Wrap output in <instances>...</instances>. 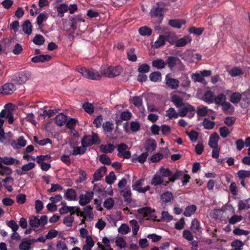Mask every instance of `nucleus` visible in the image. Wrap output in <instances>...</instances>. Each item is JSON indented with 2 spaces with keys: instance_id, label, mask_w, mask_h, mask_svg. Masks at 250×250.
Segmentation results:
<instances>
[{
  "instance_id": "b1692460",
  "label": "nucleus",
  "mask_w": 250,
  "mask_h": 250,
  "mask_svg": "<svg viewBox=\"0 0 250 250\" xmlns=\"http://www.w3.org/2000/svg\"><path fill=\"white\" fill-rule=\"evenodd\" d=\"M191 41V38L189 36H185L182 38L177 40L175 45L178 47L185 46L188 42H190Z\"/></svg>"
},
{
  "instance_id": "f03ea898",
  "label": "nucleus",
  "mask_w": 250,
  "mask_h": 250,
  "mask_svg": "<svg viewBox=\"0 0 250 250\" xmlns=\"http://www.w3.org/2000/svg\"><path fill=\"white\" fill-rule=\"evenodd\" d=\"M101 142V140L99 138L98 134L93 131L92 132V135H84L81 140L82 146L86 148L93 145H99Z\"/></svg>"
},
{
  "instance_id": "a18cd8bd",
  "label": "nucleus",
  "mask_w": 250,
  "mask_h": 250,
  "mask_svg": "<svg viewBox=\"0 0 250 250\" xmlns=\"http://www.w3.org/2000/svg\"><path fill=\"white\" fill-rule=\"evenodd\" d=\"M244 245L243 242L241 240L238 239L233 241L231 244V246L234 248L235 250H242Z\"/></svg>"
},
{
  "instance_id": "09e8293b",
  "label": "nucleus",
  "mask_w": 250,
  "mask_h": 250,
  "mask_svg": "<svg viewBox=\"0 0 250 250\" xmlns=\"http://www.w3.org/2000/svg\"><path fill=\"white\" fill-rule=\"evenodd\" d=\"M128 59L131 62H135L137 60V56L135 54V49L133 48L127 50Z\"/></svg>"
},
{
  "instance_id": "37998d69",
  "label": "nucleus",
  "mask_w": 250,
  "mask_h": 250,
  "mask_svg": "<svg viewBox=\"0 0 250 250\" xmlns=\"http://www.w3.org/2000/svg\"><path fill=\"white\" fill-rule=\"evenodd\" d=\"M184 175V172L183 171L177 170L174 173L172 172V175L170 177L168 178V180L170 182H174L176 180L181 178Z\"/></svg>"
},
{
  "instance_id": "bf43d9fd",
  "label": "nucleus",
  "mask_w": 250,
  "mask_h": 250,
  "mask_svg": "<svg viewBox=\"0 0 250 250\" xmlns=\"http://www.w3.org/2000/svg\"><path fill=\"white\" fill-rule=\"evenodd\" d=\"M243 74V70L238 67H233L229 72V74L232 77H236Z\"/></svg>"
},
{
  "instance_id": "e2e57ef3",
  "label": "nucleus",
  "mask_w": 250,
  "mask_h": 250,
  "mask_svg": "<svg viewBox=\"0 0 250 250\" xmlns=\"http://www.w3.org/2000/svg\"><path fill=\"white\" fill-rule=\"evenodd\" d=\"M204 30V28H196L195 27H191L189 28V32L190 34H194L196 35H201Z\"/></svg>"
},
{
  "instance_id": "4468645a",
  "label": "nucleus",
  "mask_w": 250,
  "mask_h": 250,
  "mask_svg": "<svg viewBox=\"0 0 250 250\" xmlns=\"http://www.w3.org/2000/svg\"><path fill=\"white\" fill-rule=\"evenodd\" d=\"M51 58V56L49 55H40L33 57L31 61L34 63L44 62L49 61Z\"/></svg>"
},
{
  "instance_id": "6e6d98bb",
  "label": "nucleus",
  "mask_w": 250,
  "mask_h": 250,
  "mask_svg": "<svg viewBox=\"0 0 250 250\" xmlns=\"http://www.w3.org/2000/svg\"><path fill=\"white\" fill-rule=\"evenodd\" d=\"M14 179L11 177L7 176L3 180L2 182L4 183V186L5 188L9 191L11 192L13 190V188L11 186H9L7 184L8 182L13 183Z\"/></svg>"
},
{
  "instance_id": "473e14b6",
  "label": "nucleus",
  "mask_w": 250,
  "mask_h": 250,
  "mask_svg": "<svg viewBox=\"0 0 250 250\" xmlns=\"http://www.w3.org/2000/svg\"><path fill=\"white\" fill-rule=\"evenodd\" d=\"M166 41L165 35H160L157 40L155 42L153 47L155 48H159L165 44Z\"/></svg>"
},
{
  "instance_id": "c756f323",
  "label": "nucleus",
  "mask_w": 250,
  "mask_h": 250,
  "mask_svg": "<svg viewBox=\"0 0 250 250\" xmlns=\"http://www.w3.org/2000/svg\"><path fill=\"white\" fill-rule=\"evenodd\" d=\"M64 196L69 201L75 200L76 199V192L75 189L68 188L66 190Z\"/></svg>"
},
{
  "instance_id": "6e6552de",
  "label": "nucleus",
  "mask_w": 250,
  "mask_h": 250,
  "mask_svg": "<svg viewBox=\"0 0 250 250\" xmlns=\"http://www.w3.org/2000/svg\"><path fill=\"white\" fill-rule=\"evenodd\" d=\"M165 62L166 65H167L171 70H173L176 64L182 63V61L179 58L172 56L167 57Z\"/></svg>"
},
{
  "instance_id": "c85d7f7f",
  "label": "nucleus",
  "mask_w": 250,
  "mask_h": 250,
  "mask_svg": "<svg viewBox=\"0 0 250 250\" xmlns=\"http://www.w3.org/2000/svg\"><path fill=\"white\" fill-rule=\"evenodd\" d=\"M166 65V62L162 59H157L152 62V66L158 69H163Z\"/></svg>"
},
{
  "instance_id": "774afa93",
  "label": "nucleus",
  "mask_w": 250,
  "mask_h": 250,
  "mask_svg": "<svg viewBox=\"0 0 250 250\" xmlns=\"http://www.w3.org/2000/svg\"><path fill=\"white\" fill-rule=\"evenodd\" d=\"M56 250H68L66 243L61 240L57 242Z\"/></svg>"
},
{
  "instance_id": "f3484780",
  "label": "nucleus",
  "mask_w": 250,
  "mask_h": 250,
  "mask_svg": "<svg viewBox=\"0 0 250 250\" xmlns=\"http://www.w3.org/2000/svg\"><path fill=\"white\" fill-rule=\"evenodd\" d=\"M157 146V144L154 139H148L146 141V143L145 146V149L148 151L152 152L155 150Z\"/></svg>"
},
{
  "instance_id": "864d4df0",
  "label": "nucleus",
  "mask_w": 250,
  "mask_h": 250,
  "mask_svg": "<svg viewBox=\"0 0 250 250\" xmlns=\"http://www.w3.org/2000/svg\"><path fill=\"white\" fill-rule=\"evenodd\" d=\"M77 122V120L76 119L71 118L68 121L66 120L65 125L67 128L73 129L76 125Z\"/></svg>"
},
{
  "instance_id": "a878e982",
  "label": "nucleus",
  "mask_w": 250,
  "mask_h": 250,
  "mask_svg": "<svg viewBox=\"0 0 250 250\" xmlns=\"http://www.w3.org/2000/svg\"><path fill=\"white\" fill-rule=\"evenodd\" d=\"M102 126L105 134H111L114 129V124L110 121H106L104 123Z\"/></svg>"
},
{
  "instance_id": "39448f33",
  "label": "nucleus",
  "mask_w": 250,
  "mask_h": 250,
  "mask_svg": "<svg viewBox=\"0 0 250 250\" xmlns=\"http://www.w3.org/2000/svg\"><path fill=\"white\" fill-rule=\"evenodd\" d=\"M122 71V68L120 66H109L104 72V75L109 78H113L121 74Z\"/></svg>"
},
{
  "instance_id": "c9c22d12",
  "label": "nucleus",
  "mask_w": 250,
  "mask_h": 250,
  "mask_svg": "<svg viewBox=\"0 0 250 250\" xmlns=\"http://www.w3.org/2000/svg\"><path fill=\"white\" fill-rule=\"evenodd\" d=\"M23 31L28 35L32 33V25L29 20H26L22 24Z\"/></svg>"
},
{
  "instance_id": "412c9836",
  "label": "nucleus",
  "mask_w": 250,
  "mask_h": 250,
  "mask_svg": "<svg viewBox=\"0 0 250 250\" xmlns=\"http://www.w3.org/2000/svg\"><path fill=\"white\" fill-rule=\"evenodd\" d=\"M161 201L162 203L167 204L173 199V195L170 191H166L161 195Z\"/></svg>"
},
{
  "instance_id": "58836bf2",
  "label": "nucleus",
  "mask_w": 250,
  "mask_h": 250,
  "mask_svg": "<svg viewBox=\"0 0 250 250\" xmlns=\"http://www.w3.org/2000/svg\"><path fill=\"white\" fill-rule=\"evenodd\" d=\"M166 41L168 42L170 44L174 45L176 44L177 37L175 33H169L165 35Z\"/></svg>"
},
{
  "instance_id": "a211bd4d",
  "label": "nucleus",
  "mask_w": 250,
  "mask_h": 250,
  "mask_svg": "<svg viewBox=\"0 0 250 250\" xmlns=\"http://www.w3.org/2000/svg\"><path fill=\"white\" fill-rule=\"evenodd\" d=\"M243 98H244L242 93L238 92H233L230 97V101L233 104H237L242 102Z\"/></svg>"
},
{
  "instance_id": "ea45409f",
  "label": "nucleus",
  "mask_w": 250,
  "mask_h": 250,
  "mask_svg": "<svg viewBox=\"0 0 250 250\" xmlns=\"http://www.w3.org/2000/svg\"><path fill=\"white\" fill-rule=\"evenodd\" d=\"M163 177H170L172 175V171L168 168H165L163 167H161L158 171Z\"/></svg>"
},
{
  "instance_id": "79ce46f5",
  "label": "nucleus",
  "mask_w": 250,
  "mask_h": 250,
  "mask_svg": "<svg viewBox=\"0 0 250 250\" xmlns=\"http://www.w3.org/2000/svg\"><path fill=\"white\" fill-rule=\"evenodd\" d=\"M83 108L89 114H92L94 111V106L89 102H84L83 104Z\"/></svg>"
},
{
  "instance_id": "0e129e2a",
  "label": "nucleus",
  "mask_w": 250,
  "mask_h": 250,
  "mask_svg": "<svg viewBox=\"0 0 250 250\" xmlns=\"http://www.w3.org/2000/svg\"><path fill=\"white\" fill-rule=\"evenodd\" d=\"M150 66L146 63H144L140 66L138 68V71L140 73H146L149 71Z\"/></svg>"
},
{
  "instance_id": "cd10ccee",
  "label": "nucleus",
  "mask_w": 250,
  "mask_h": 250,
  "mask_svg": "<svg viewBox=\"0 0 250 250\" xmlns=\"http://www.w3.org/2000/svg\"><path fill=\"white\" fill-rule=\"evenodd\" d=\"M215 96L213 92L210 90H208L204 94V101L209 104H212L214 102Z\"/></svg>"
},
{
  "instance_id": "a19ab883",
  "label": "nucleus",
  "mask_w": 250,
  "mask_h": 250,
  "mask_svg": "<svg viewBox=\"0 0 250 250\" xmlns=\"http://www.w3.org/2000/svg\"><path fill=\"white\" fill-rule=\"evenodd\" d=\"M227 100L225 94L221 93L218 94L216 97L215 96L214 101L216 104L221 105Z\"/></svg>"
},
{
  "instance_id": "4c0bfd02",
  "label": "nucleus",
  "mask_w": 250,
  "mask_h": 250,
  "mask_svg": "<svg viewBox=\"0 0 250 250\" xmlns=\"http://www.w3.org/2000/svg\"><path fill=\"white\" fill-rule=\"evenodd\" d=\"M166 116L169 119H171L172 118H177L179 115V113H178L176 112L175 109L173 107H170L168 110L166 111Z\"/></svg>"
},
{
  "instance_id": "393cba45",
  "label": "nucleus",
  "mask_w": 250,
  "mask_h": 250,
  "mask_svg": "<svg viewBox=\"0 0 250 250\" xmlns=\"http://www.w3.org/2000/svg\"><path fill=\"white\" fill-rule=\"evenodd\" d=\"M121 194L123 196L124 201L127 204L130 203L132 201L131 198V192L130 189L122 190L121 191Z\"/></svg>"
},
{
  "instance_id": "7ed1b4c3",
  "label": "nucleus",
  "mask_w": 250,
  "mask_h": 250,
  "mask_svg": "<svg viewBox=\"0 0 250 250\" xmlns=\"http://www.w3.org/2000/svg\"><path fill=\"white\" fill-rule=\"evenodd\" d=\"M77 70L83 77L91 80H99L101 78V75L99 72L94 70L87 69L85 67L77 68Z\"/></svg>"
},
{
  "instance_id": "bb28decb",
  "label": "nucleus",
  "mask_w": 250,
  "mask_h": 250,
  "mask_svg": "<svg viewBox=\"0 0 250 250\" xmlns=\"http://www.w3.org/2000/svg\"><path fill=\"white\" fill-rule=\"evenodd\" d=\"M100 149L101 151L104 153H112L114 150L115 146L111 144L101 145L100 146Z\"/></svg>"
},
{
  "instance_id": "9b49d317",
  "label": "nucleus",
  "mask_w": 250,
  "mask_h": 250,
  "mask_svg": "<svg viewBox=\"0 0 250 250\" xmlns=\"http://www.w3.org/2000/svg\"><path fill=\"white\" fill-rule=\"evenodd\" d=\"M106 171V167L105 166L102 167L97 169L93 174V178L92 183L101 180Z\"/></svg>"
},
{
  "instance_id": "f704fd0d",
  "label": "nucleus",
  "mask_w": 250,
  "mask_h": 250,
  "mask_svg": "<svg viewBox=\"0 0 250 250\" xmlns=\"http://www.w3.org/2000/svg\"><path fill=\"white\" fill-rule=\"evenodd\" d=\"M138 31L142 36H149L151 35L152 30L150 28L146 26H144L140 27Z\"/></svg>"
},
{
  "instance_id": "ddd939ff",
  "label": "nucleus",
  "mask_w": 250,
  "mask_h": 250,
  "mask_svg": "<svg viewBox=\"0 0 250 250\" xmlns=\"http://www.w3.org/2000/svg\"><path fill=\"white\" fill-rule=\"evenodd\" d=\"M30 75L26 72H21L17 73L16 76V80L19 84L25 83L29 78Z\"/></svg>"
},
{
  "instance_id": "69168bd1",
  "label": "nucleus",
  "mask_w": 250,
  "mask_h": 250,
  "mask_svg": "<svg viewBox=\"0 0 250 250\" xmlns=\"http://www.w3.org/2000/svg\"><path fill=\"white\" fill-rule=\"evenodd\" d=\"M115 243L120 249L125 248L126 245V241L123 237L118 238L115 241Z\"/></svg>"
},
{
  "instance_id": "603ef678",
  "label": "nucleus",
  "mask_w": 250,
  "mask_h": 250,
  "mask_svg": "<svg viewBox=\"0 0 250 250\" xmlns=\"http://www.w3.org/2000/svg\"><path fill=\"white\" fill-rule=\"evenodd\" d=\"M45 42L43 37L40 34L36 35L33 40V42L36 45H42Z\"/></svg>"
},
{
  "instance_id": "338daca9",
  "label": "nucleus",
  "mask_w": 250,
  "mask_h": 250,
  "mask_svg": "<svg viewBox=\"0 0 250 250\" xmlns=\"http://www.w3.org/2000/svg\"><path fill=\"white\" fill-rule=\"evenodd\" d=\"M238 176L242 179L250 177V171L249 170H240L237 173Z\"/></svg>"
},
{
  "instance_id": "8fccbe9b",
  "label": "nucleus",
  "mask_w": 250,
  "mask_h": 250,
  "mask_svg": "<svg viewBox=\"0 0 250 250\" xmlns=\"http://www.w3.org/2000/svg\"><path fill=\"white\" fill-rule=\"evenodd\" d=\"M187 134L192 142H196L199 137L198 132L194 130H191L189 132H187Z\"/></svg>"
},
{
  "instance_id": "4be33fe9",
  "label": "nucleus",
  "mask_w": 250,
  "mask_h": 250,
  "mask_svg": "<svg viewBox=\"0 0 250 250\" xmlns=\"http://www.w3.org/2000/svg\"><path fill=\"white\" fill-rule=\"evenodd\" d=\"M67 117L62 113H60L55 118V123L57 125L62 126L65 125Z\"/></svg>"
},
{
  "instance_id": "aec40b11",
  "label": "nucleus",
  "mask_w": 250,
  "mask_h": 250,
  "mask_svg": "<svg viewBox=\"0 0 250 250\" xmlns=\"http://www.w3.org/2000/svg\"><path fill=\"white\" fill-rule=\"evenodd\" d=\"M191 229L193 232L196 234L201 233V228L199 221L196 219H194L191 222Z\"/></svg>"
},
{
  "instance_id": "4d7b16f0",
  "label": "nucleus",
  "mask_w": 250,
  "mask_h": 250,
  "mask_svg": "<svg viewBox=\"0 0 250 250\" xmlns=\"http://www.w3.org/2000/svg\"><path fill=\"white\" fill-rule=\"evenodd\" d=\"M114 205V200L112 198L105 199L104 202V206L107 209H111Z\"/></svg>"
},
{
  "instance_id": "dca6fc26",
  "label": "nucleus",
  "mask_w": 250,
  "mask_h": 250,
  "mask_svg": "<svg viewBox=\"0 0 250 250\" xmlns=\"http://www.w3.org/2000/svg\"><path fill=\"white\" fill-rule=\"evenodd\" d=\"M20 161L17 160L13 157H4L3 158L0 157V166L4 164L5 165H11L15 163L16 165L19 164Z\"/></svg>"
},
{
  "instance_id": "f257e3e1",
  "label": "nucleus",
  "mask_w": 250,
  "mask_h": 250,
  "mask_svg": "<svg viewBox=\"0 0 250 250\" xmlns=\"http://www.w3.org/2000/svg\"><path fill=\"white\" fill-rule=\"evenodd\" d=\"M171 101L178 108L183 106L179 110V115L181 117H185L188 111H195V108L188 103L183 102V99L179 96L174 95L171 97Z\"/></svg>"
},
{
  "instance_id": "680f3d73",
  "label": "nucleus",
  "mask_w": 250,
  "mask_h": 250,
  "mask_svg": "<svg viewBox=\"0 0 250 250\" xmlns=\"http://www.w3.org/2000/svg\"><path fill=\"white\" fill-rule=\"evenodd\" d=\"M191 79L194 82H199L204 83L205 82V79L202 77L201 74L199 73H194L191 75Z\"/></svg>"
},
{
  "instance_id": "9d476101",
  "label": "nucleus",
  "mask_w": 250,
  "mask_h": 250,
  "mask_svg": "<svg viewBox=\"0 0 250 250\" xmlns=\"http://www.w3.org/2000/svg\"><path fill=\"white\" fill-rule=\"evenodd\" d=\"M243 95L244 98H243L240 105L243 108H246L250 104V86L246 91L243 92Z\"/></svg>"
},
{
  "instance_id": "20e7f679",
  "label": "nucleus",
  "mask_w": 250,
  "mask_h": 250,
  "mask_svg": "<svg viewBox=\"0 0 250 250\" xmlns=\"http://www.w3.org/2000/svg\"><path fill=\"white\" fill-rule=\"evenodd\" d=\"M165 12V8L163 6H161L159 3L156 4V6L153 7L150 12V15L151 18H158L157 22L159 23L162 22L164 18L163 13Z\"/></svg>"
},
{
  "instance_id": "5fc2aeb1",
  "label": "nucleus",
  "mask_w": 250,
  "mask_h": 250,
  "mask_svg": "<svg viewBox=\"0 0 250 250\" xmlns=\"http://www.w3.org/2000/svg\"><path fill=\"white\" fill-rule=\"evenodd\" d=\"M116 179V177L113 171L109 172V174L105 177V182L109 185L113 184L115 180Z\"/></svg>"
},
{
  "instance_id": "3c124183",
  "label": "nucleus",
  "mask_w": 250,
  "mask_h": 250,
  "mask_svg": "<svg viewBox=\"0 0 250 250\" xmlns=\"http://www.w3.org/2000/svg\"><path fill=\"white\" fill-rule=\"evenodd\" d=\"M83 211L86 216L89 218V221H91L93 218L92 208L90 206H86L83 208Z\"/></svg>"
},
{
  "instance_id": "2eb2a0df",
  "label": "nucleus",
  "mask_w": 250,
  "mask_h": 250,
  "mask_svg": "<svg viewBox=\"0 0 250 250\" xmlns=\"http://www.w3.org/2000/svg\"><path fill=\"white\" fill-rule=\"evenodd\" d=\"M34 241L35 239L24 238L19 245V249L21 250H29Z\"/></svg>"
},
{
  "instance_id": "13d9d810",
  "label": "nucleus",
  "mask_w": 250,
  "mask_h": 250,
  "mask_svg": "<svg viewBox=\"0 0 250 250\" xmlns=\"http://www.w3.org/2000/svg\"><path fill=\"white\" fill-rule=\"evenodd\" d=\"M100 162L104 165H109L111 163L110 158L106 154H102L99 157Z\"/></svg>"
},
{
  "instance_id": "f8f14e48",
  "label": "nucleus",
  "mask_w": 250,
  "mask_h": 250,
  "mask_svg": "<svg viewBox=\"0 0 250 250\" xmlns=\"http://www.w3.org/2000/svg\"><path fill=\"white\" fill-rule=\"evenodd\" d=\"M2 92H1L3 94L9 95L14 92L16 90L15 85L11 83H7L4 84L1 86Z\"/></svg>"
},
{
  "instance_id": "052dcab7",
  "label": "nucleus",
  "mask_w": 250,
  "mask_h": 250,
  "mask_svg": "<svg viewBox=\"0 0 250 250\" xmlns=\"http://www.w3.org/2000/svg\"><path fill=\"white\" fill-rule=\"evenodd\" d=\"M203 125L205 129L209 130L212 129L214 127L215 123L207 119H205L203 122Z\"/></svg>"
},
{
  "instance_id": "de8ad7c7",
  "label": "nucleus",
  "mask_w": 250,
  "mask_h": 250,
  "mask_svg": "<svg viewBox=\"0 0 250 250\" xmlns=\"http://www.w3.org/2000/svg\"><path fill=\"white\" fill-rule=\"evenodd\" d=\"M68 10V7L66 4H61L57 7V12L58 15L60 17H62L64 16V13Z\"/></svg>"
},
{
  "instance_id": "e433bc0d",
  "label": "nucleus",
  "mask_w": 250,
  "mask_h": 250,
  "mask_svg": "<svg viewBox=\"0 0 250 250\" xmlns=\"http://www.w3.org/2000/svg\"><path fill=\"white\" fill-rule=\"evenodd\" d=\"M150 80L153 82H159L161 81V73L159 71H155L150 74L149 76Z\"/></svg>"
},
{
  "instance_id": "72a5a7b5",
  "label": "nucleus",
  "mask_w": 250,
  "mask_h": 250,
  "mask_svg": "<svg viewBox=\"0 0 250 250\" xmlns=\"http://www.w3.org/2000/svg\"><path fill=\"white\" fill-rule=\"evenodd\" d=\"M250 199L240 200L238 202V208L239 210H247L250 208V205L249 204Z\"/></svg>"
},
{
  "instance_id": "1a4fd4ad",
  "label": "nucleus",
  "mask_w": 250,
  "mask_h": 250,
  "mask_svg": "<svg viewBox=\"0 0 250 250\" xmlns=\"http://www.w3.org/2000/svg\"><path fill=\"white\" fill-rule=\"evenodd\" d=\"M166 84L167 86L171 89H177L179 85V81L175 79L169 77V74H167L166 76Z\"/></svg>"
},
{
  "instance_id": "c03bdc74",
  "label": "nucleus",
  "mask_w": 250,
  "mask_h": 250,
  "mask_svg": "<svg viewBox=\"0 0 250 250\" xmlns=\"http://www.w3.org/2000/svg\"><path fill=\"white\" fill-rule=\"evenodd\" d=\"M86 148L84 147L74 146L72 154L73 155H83L86 152Z\"/></svg>"
},
{
  "instance_id": "2f4dec72",
  "label": "nucleus",
  "mask_w": 250,
  "mask_h": 250,
  "mask_svg": "<svg viewBox=\"0 0 250 250\" xmlns=\"http://www.w3.org/2000/svg\"><path fill=\"white\" fill-rule=\"evenodd\" d=\"M196 209L197 207L195 205H188L186 208L184 215L186 217H190L195 213Z\"/></svg>"
},
{
  "instance_id": "5701e85b",
  "label": "nucleus",
  "mask_w": 250,
  "mask_h": 250,
  "mask_svg": "<svg viewBox=\"0 0 250 250\" xmlns=\"http://www.w3.org/2000/svg\"><path fill=\"white\" fill-rule=\"evenodd\" d=\"M164 179L160 175L158 174V172H157L155 174L150 182L151 185L154 186H157L162 185L164 183Z\"/></svg>"
},
{
  "instance_id": "423d86ee",
  "label": "nucleus",
  "mask_w": 250,
  "mask_h": 250,
  "mask_svg": "<svg viewBox=\"0 0 250 250\" xmlns=\"http://www.w3.org/2000/svg\"><path fill=\"white\" fill-rule=\"evenodd\" d=\"M154 210H152L150 207H144L139 208L138 212L142 214L146 220L151 219L154 220L156 216L152 214Z\"/></svg>"
},
{
  "instance_id": "6ab92c4d",
  "label": "nucleus",
  "mask_w": 250,
  "mask_h": 250,
  "mask_svg": "<svg viewBox=\"0 0 250 250\" xmlns=\"http://www.w3.org/2000/svg\"><path fill=\"white\" fill-rule=\"evenodd\" d=\"M219 139V136L217 133H214L209 137L208 141L209 146L211 148L218 147V142Z\"/></svg>"
},
{
  "instance_id": "49530a36",
  "label": "nucleus",
  "mask_w": 250,
  "mask_h": 250,
  "mask_svg": "<svg viewBox=\"0 0 250 250\" xmlns=\"http://www.w3.org/2000/svg\"><path fill=\"white\" fill-rule=\"evenodd\" d=\"M12 173V170L8 167L3 165L0 166V174L1 175H10Z\"/></svg>"
},
{
  "instance_id": "7c9ffc66",
  "label": "nucleus",
  "mask_w": 250,
  "mask_h": 250,
  "mask_svg": "<svg viewBox=\"0 0 250 250\" xmlns=\"http://www.w3.org/2000/svg\"><path fill=\"white\" fill-rule=\"evenodd\" d=\"M185 22L184 20H180L178 19L170 20L168 21V24L172 27L180 29L182 27V24H184Z\"/></svg>"
},
{
  "instance_id": "0eeeda50",
  "label": "nucleus",
  "mask_w": 250,
  "mask_h": 250,
  "mask_svg": "<svg viewBox=\"0 0 250 250\" xmlns=\"http://www.w3.org/2000/svg\"><path fill=\"white\" fill-rule=\"evenodd\" d=\"M94 193L93 191H86L85 194H81L80 195L79 204L82 206H84L90 203L93 199Z\"/></svg>"
}]
</instances>
